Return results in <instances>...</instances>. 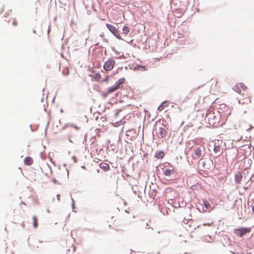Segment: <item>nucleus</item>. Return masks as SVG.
Instances as JSON below:
<instances>
[{
  "label": "nucleus",
  "mask_w": 254,
  "mask_h": 254,
  "mask_svg": "<svg viewBox=\"0 0 254 254\" xmlns=\"http://www.w3.org/2000/svg\"><path fill=\"white\" fill-rule=\"evenodd\" d=\"M251 231V227H240L234 230V233L238 237H242L246 234L250 232Z\"/></svg>",
  "instance_id": "nucleus-1"
},
{
  "label": "nucleus",
  "mask_w": 254,
  "mask_h": 254,
  "mask_svg": "<svg viewBox=\"0 0 254 254\" xmlns=\"http://www.w3.org/2000/svg\"><path fill=\"white\" fill-rule=\"evenodd\" d=\"M106 27L116 38L119 40H123V39L120 36L119 30L115 26L111 24L107 23Z\"/></svg>",
  "instance_id": "nucleus-2"
},
{
  "label": "nucleus",
  "mask_w": 254,
  "mask_h": 254,
  "mask_svg": "<svg viewBox=\"0 0 254 254\" xmlns=\"http://www.w3.org/2000/svg\"><path fill=\"white\" fill-rule=\"evenodd\" d=\"M202 203H200L199 206H197V209L201 212V210L203 212H210L212 208L210 204L207 200H202Z\"/></svg>",
  "instance_id": "nucleus-3"
},
{
  "label": "nucleus",
  "mask_w": 254,
  "mask_h": 254,
  "mask_svg": "<svg viewBox=\"0 0 254 254\" xmlns=\"http://www.w3.org/2000/svg\"><path fill=\"white\" fill-rule=\"evenodd\" d=\"M115 61L113 58H110L106 62H105L103 65V69L106 71L111 70L115 64Z\"/></svg>",
  "instance_id": "nucleus-4"
},
{
  "label": "nucleus",
  "mask_w": 254,
  "mask_h": 254,
  "mask_svg": "<svg viewBox=\"0 0 254 254\" xmlns=\"http://www.w3.org/2000/svg\"><path fill=\"white\" fill-rule=\"evenodd\" d=\"M130 68L134 71L140 70L144 71L147 70V68L145 66L138 64H136L135 65H132L131 66H130Z\"/></svg>",
  "instance_id": "nucleus-5"
},
{
  "label": "nucleus",
  "mask_w": 254,
  "mask_h": 254,
  "mask_svg": "<svg viewBox=\"0 0 254 254\" xmlns=\"http://www.w3.org/2000/svg\"><path fill=\"white\" fill-rule=\"evenodd\" d=\"M243 179V175L240 171H238L235 175V182L236 184H240Z\"/></svg>",
  "instance_id": "nucleus-6"
},
{
  "label": "nucleus",
  "mask_w": 254,
  "mask_h": 254,
  "mask_svg": "<svg viewBox=\"0 0 254 254\" xmlns=\"http://www.w3.org/2000/svg\"><path fill=\"white\" fill-rule=\"evenodd\" d=\"M206 158H202L200 159L198 161V164L199 165H201L203 168H205V165L206 163H211L213 164V161L210 158H208L207 160H205Z\"/></svg>",
  "instance_id": "nucleus-7"
},
{
  "label": "nucleus",
  "mask_w": 254,
  "mask_h": 254,
  "mask_svg": "<svg viewBox=\"0 0 254 254\" xmlns=\"http://www.w3.org/2000/svg\"><path fill=\"white\" fill-rule=\"evenodd\" d=\"M163 174L165 176L170 177L174 171V167L164 169Z\"/></svg>",
  "instance_id": "nucleus-8"
},
{
  "label": "nucleus",
  "mask_w": 254,
  "mask_h": 254,
  "mask_svg": "<svg viewBox=\"0 0 254 254\" xmlns=\"http://www.w3.org/2000/svg\"><path fill=\"white\" fill-rule=\"evenodd\" d=\"M33 162V159L31 157L27 156L24 159V163L25 165L30 166L32 164Z\"/></svg>",
  "instance_id": "nucleus-9"
},
{
  "label": "nucleus",
  "mask_w": 254,
  "mask_h": 254,
  "mask_svg": "<svg viewBox=\"0 0 254 254\" xmlns=\"http://www.w3.org/2000/svg\"><path fill=\"white\" fill-rule=\"evenodd\" d=\"M125 81V78L124 77H122L119 79L117 81H116L115 83V85L118 88H120L122 85L124 84Z\"/></svg>",
  "instance_id": "nucleus-10"
},
{
  "label": "nucleus",
  "mask_w": 254,
  "mask_h": 254,
  "mask_svg": "<svg viewBox=\"0 0 254 254\" xmlns=\"http://www.w3.org/2000/svg\"><path fill=\"white\" fill-rule=\"evenodd\" d=\"M99 167L104 171H107L110 169V166L108 163L102 162L99 164Z\"/></svg>",
  "instance_id": "nucleus-11"
},
{
  "label": "nucleus",
  "mask_w": 254,
  "mask_h": 254,
  "mask_svg": "<svg viewBox=\"0 0 254 254\" xmlns=\"http://www.w3.org/2000/svg\"><path fill=\"white\" fill-rule=\"evenodd\" d=\"M165 156L164 152L162 150H159L157 151L155 154V157L158 159H161L163 158Z\"/></svg>",
  "instance_id": "nucleus-12"
},
{
  "label": "nucleus",
  "mask_w": 254,
  "mask_h": 254,
  "mask_svg": "<svg viewBox=\"0 0 254 254\" xmlns=\"http://www.w3.org/2000/svg\"><path fill=\"white\" fill-rule=\"evenodd\" d=\"M167 132L165 128L160 127L159 128V134L162 138H164L167 135Z\"/></svg>",
  "instance_id": "nucleus-13"
},
{
  "label": "nucleus",
  "mask_w": 254,
  "mask_h": 254,
  "mask_svg": "<svg viewBox=\"0 0 254 254\" xmlns=\"http://www.w3.org/2000/svg\"><path fill=\"white\" fill-rule=\"evenodd\" d=\"M195 157L193 158H198L201 157V149L200 147L197 148L194 151Z\"/></svg>",
  "instance_id": "nucleus-14"
},
{
  "label": "nucleus",
  "mask_w": 254,
  "mask_h": 254,
  "mask_svg": "<svg viewBox=\"0 0 254 254\" xmlns=\"http://www.w3.org/2000/svg\"><path fill=\"white\" fill-rule=\"evenodd\" d=\"M118 88L114 84L109 87L107 89V94H110L115 92Z\"/></svg>",
  "instance_id": "nucleus-15"
},
{
  "label": "nucleus",
  "mask_w": 254,
  "mask_h": 254,
  "mask_svg": "<svg viewBox=\"0 0 254 254\" xmlns=\"http://www.w3.org/2000/svg\"><path fill=\"white\" fill-rule=\"evenodd\" d=\"M160 167H162V168H161V169L162 170H164L165 168H172V167H174V166L170 163L169 162H165L163 164H161L160 165Z\"/></svg>",
  "instance_id": "nucleus-16"
},
{
  "label": "nucleus",
  "mask_w": 254,
  "mask_h": 254,
  "mask_svg": "<svg viewBox=\"0 0 254 254\" xmlns=\"http://www.w3.org/2000/svg\"><path fill=\"white\" fill-rule=\"evenodd\" d=\"M208 118L210 119V120H211V122H212V124H215L216 120L217 119L215 115H214L213 114H210Z\"/></svg>",
  "instance_id": "nucleus-17"
},
{
  "label": "nucleus",
  "mask_w": 254,
  "mask_h": 254,
  "mask_svg": "<svg viewBox=\"0 0 254 254\" xmlns=\"http://www.w3.org/2000/svg\"><path fill=\"white\" fill-rule=\"evenodd\" d=\"M101 77V76L99 73H96L93 77V79L96 81H98Z\"/></svg>",
  "instance_id": "nucleus-18"
},
{
  "label": "nucleus",
  "mask_w": 254,
  "mask_h": 254,
  "mask_svg": "<svg viewBox=\"0 0 254 254\" xmlns=\"http://www.w3.org/2000/svg\"><path fill=\"white\" fill-rule=\"evenodd\" d=\"M123 33L127 34L129 32V28L127 26H124L122 28Z\"/></svg>",
  "instance_id": "nucleus-19"
},
{
  "label": "nucleus",
  "mask_w": 254,
  "mask_h": 254,
  "mask_svg": "<svg viewBox=\"0 0 254 254\" xmlns=\"http://www.w3.org/2000/svg\"><path fill=\"white\" fill-rule=\"evenodd\" d=\"M33 219V227L35 228H37L38 226V223H37V219L35 216H33L32 217Z\"/></svg>",
  "instance_id": "nucleus-20"
},
{
  "label": "nucleus",
  "mask_w": 254,
  "mask_h": 254,
  "mask_svg": "<svg viewBox=\"0 0 254 254\" xmlns=\"http://www.w3.org/2000/svg\"><path fill=\"white\" fill-rule=\"evenodd\" d=\"M221 150L220 147L219 145H216V144L214 145L213 151L215 153H218Z\"/></svg>",
  "instance_id": "nucleus-21"
},
{
  "label": "nucleus",
  "mask_w": 254,
  "mask_h": 254,
  "mask_svg": "<svg viewBox=\"0 0 254 254\" xmlns=\"http://www.w3.org/2000/svg\"><path fill=\"white\" fill-rule=\"evenodd\" d=\"M233 89L238 93H239L240 92H241V90L240 89V86H239V83H237V84H236V85L234 86Z\"/></svg>",
  "instance_id": "nucleus-22"
},
{
  "label": "nucleus",
  "mask_w": 254,
  "mask_h": 254,
  "mask_svg": "<svg viewBox=\"0 0 254 254\" xmlns=\"http://www.w3.org/2000/svg\"><path fill=\"white\" fill-rule=\"evenodd\" d=\"M125 123H126V122H124V121H122V120H120V121L117 122L116 123H115L114 126L116 127H118L120 125L123 124Z\"/></svg>",
  "instance_id": "nucleus-23"
},
{
  "label": "nucleus",
  "mask_w": 254,
  "mask_h": 254,
  "mask_svg": "<svg viewBox=\"0 0 254 254\" xmlns=\"http://www.w3.org/2000/svg\"><path fill=\"white\" fill-rule=\"evenodd\" d=\"M240 88H242L243 90H246L247 87V86L243 83H239Z\"/></svg>",
  "instance_id": "nucleus-24"
},
{
  "label": "nucleus",
  "mask_w": 254,
  "mask_h": 254,
  "mask_svg": "<svg viewBox=\"0 0 254 254\" xmlns=\"http://www.w3.org/2000/svg\"><path fill=\"white\" fill-rule=\"evenodd\" d=\"M30 127L31 128V130L32 132H34V131H36V130H37V129L38 128V125H35L34 127H33L32 125H30Z\"/></svg>",
  "instance_id": "nucleus-25"
},
{
  "label": "nucleus",
  "mask_w": 254,
  "mask_h": 254,
  "mask_svg": "<svg viewBox=\"0 0 254 254\" xmlns=\"http://www.w3.org/2000/svg\"><path fill=\"white\" fill-rule=\"evenodd\" d=\"M69 126L74 128L76 130H79V127H77L76 125H74V124H69Z\"/></svg>",
  "instance_id": "nucleus-26"
},
{
  "label": "nucleus",
  "mask_w": 254,
  "mask_h": 254,
  "mask_svg": "<svg viewBox=\"0 0 254 254\" xmlns=\"http://www.w3.org/2000/svg\"><path fill=\"white\" fill-rule=\"evenodd\" d=\"M109 78H110L109 76H107L105 77V78L104 79L102 80V81L104 82H108L109 81Z\"/></svg>",
  "instance_id": "nucleus-27"
},
{
  "label": "nucleus",
  "mask_w": 254,
  "mask_h": 254,
  "mask_svg": "<svg viewBox=\"0 0 254 254\" xmlns=\"http://www.w3.org/2000/svg\"><path fill=\"white\" fill-rule=\"evenodd\" d=\"M164 107L163 105L162 104H160V105L158 107V108H157V110H158V111H162V110L164 109Z\"/></svg>",
  "instance_id": "nucleus-28"
},
{
  "label": "nucleus",
  "mask_w": 254,
  "mask_h": 254,
  "mask_svg": "<svg viewBox=\"0 0 254 254\" xmlns=\"http://www.w3.org/2000/svg\"><path fill=\"white\" fill-rule=\"evenodd\" d=\"M197 185H193L190 187V189L192 190H197Z\"/></svg>",
  "instance_id": "nucleus-29"
},
{
  "label": "nucleus",
  "mask_w": 254,
  "mask_h": 254,
  "mask_svg": "<svg viewBox=\"0 0 254 254\" xmlns=\"http://www.w3.org/2000/svg\"><path fill=\"white\" fill-rule=\"evenodd\" d=\"M161 104L163 105L164 107L165 106H167L168 105L167 101H165L163 102Z\"/></svg>",
  "instance_id": "nucleus-30"
},
{
  "label": "nucleus",
  "mask_w": 254,
  "mask_h": 254,
  "mask_svg": "<svg viewBox=\"0 0 254 254\" xmlns=\"http://www.w3.org/2000/svg\"><path fill=\"white\" fill-rule=\"evenodd\" d=\"M108 94H107V91H106V92H105V93H103L102 94V97H103V98H104V99H105V98H106L107 97V95H108Z\"/></svg>",
  "instance_id": "nucleus-31"
},
{
  "label": "nucleus",
  "mask_w": 254,
  "mask_h": 254,
  "mask_svg": "<svg viewBox=\"0 0 254 254\" xmlns=\"http://www.w3.org/2000/svg\"><path fill=\"white\" fill-rule=\"evenodd\" d=\"M72 159L73 160V161H74V163H77V158H76L75 156H73L72 157Z\"/></svg>",
  "instance_id": "nucleus-32"
},
{
  "label": "nucleus",
  "mask_w": 254,
  "mask_h": 254,
  "mask_svg": "<svg viewBox=\"0 0 254 254\" xmlns=\"http://www.w3.org/2000/svg\"><path fill=\"white\" fill-rule=\"evenodd\" d=\"M72 210L73 211L74 209L75 208V206L74 200H73V199L72 198Z\"/></svg>",
  "instance_id": "nucleus-33"
},
{
  "label": "nucleus",
  "mask_w": 254,
  "mask_h": 254,
  "mask_svg": "<svg viewBox=\"0 0 254 254\" xmlns=\"http://www.w3.org/2000/svg\"><path fill=\"white\" fill-rule=\"evenodd\" d=\"M211 224H212L211 223H203L202 224V225L204 226H210Z\"/></svg>",
  "instance_id": "nucleus-34"
},
{
  "label": "nucleus",
  "mask_w": 254,
  "mask_h": 254,
  "mask_svg": "<svg viewBox=\"0 0 254 254\" xmlns=\"http://www.w3.org/2000/svg\"><path fill=\"white\" fill-rule=\"evenodd\" d=\"M60 196H60V194H58L57 195V199H58V200L59 201H60Z\"/></svg>",
  "instance_id": "nucleus-35"
},
{
  "label": "nucleus",
  "mask_w": 254,
  "mask_h": 254,
  "mask_svg": "<svg viewBox=\"0 0 254 254\" xmlns=\"http://www.w3.org/2000/svg\"><path fill=\"white\" fill-rule=\"evenodd\" d=\"M53 182H54L55 184L58 183V181L56 179H53L52 180Z\"/></svg>",
  "instance_id": "nucleus-36"
},
{
  "label": "nucleus",
  "mask_w": 254,
  "mask_h": 254,
  "mask_svg": "<svg viewBox=\"0 0 254 254\" xmlns=\"http://www.w3.org/2000/svg\"><path fill=\"white\" fill-rule=\"evenodd\" d=\"M127 43L129 44H132V43L133 42V40H131L130 41H126Z\"/></svg>",
  "instance_id": "nucleus-37"
},
{
  "label": "nucleus",
  "mask_w": 254,
  "mask_h": 254,
  "mask_svg": "<svg viewBox=\"0 0 254 254\" xmlns=\"http://www.w3.org/2000/svg\"><path fill=\"white\" fill-rule=\"evenodd\" d=\"M86 137H87V135L85 134V136H84V140L83 141V143H84V142H86Z\"/></svg>",
  "instance_id": "nucleus-38"
},
{
  "label": "nucleus",
  "mask_w": 254,
  "mask_h": 254,
  "mask_svg": "<svg viewBox=\"0 0 254 254\" xmlns=\"http://www.w3.org/2000/svg\"><path fill=\"white\" fill-rule=\"evenodd\" d=\"M69 126V124H66V125H65V126H64L62 128V129H65V128L66 127H67V126Z\"/></svg>",
  "instance_id": "nucleus-39"
},
{
  "label": "nucleus",
  "mask_w": 254,
  "mask_h": 254,
  "mask_svg": "<svg viewBox=\"0 0 254 254\" xmlns=\"http://www.w3.org/2000/svg\"><path fill=\"white\" fill-rule=\"evenodd\" d=\"M12 24L13 25H15H15H16V24H17V22H16V21H13L12 22Z\"/></svg>",
  "instance_id": "nucleus-40"
},
{
  "label": "nucleus",
  "mask_w": 254,
  "mask_h": 254,
  "mask_svg": "<svg viewBox=\"0 0 254 254\" xmlns=\"http://www.w3.org/2000/svg\"><path fill=\"white\" fill-rule=\"evenodd\" d=\"M103 41L105 42H107L108 43V41L107 39H105V38H103Z\"/></svg>",
  "instance_id": "nucleus-41"
},
{
  "label": "nucleus",
  "mask_w": 254,
  "mask_h": 254,
  "mask_svg": "<svg viewBox=\"0 0 254 254\" xmlns=\"http://www.w3.org/2000/svg\"><path fill=\"white\" fill-rule=\"evenodd\" d=\"M248 187H249V186H246L244 187V189L245 190H247Z\"/></svg>",
  "instance_id": "nucleus-42"
},
{
  "label": "nucleus",
  "mask_w": 254,
  "mask_h": 254,
  "mask_svg": "<svg viewBox=\"0 0 254 254\" xmlns=\"http://www.w3.org/2000/svg\"><path fill=\"white\" fill-rule=\"evenodd\" d=\"M104 55H105V56L107 55V51H106V49L105 50V51H104Z\"/></svg>",
  "instance_id": "nucleus-43"
},
{
  "label": "nucleus",
  "mask_w": 254,
  "mask_h": 254,
  "mask_svg": "<svg viewBox=\"0 0 254 254\" xmlns=\"http://www.w3.org/2000/svg\"><path fill=\"white\" fill-rule=\"evenodd\" d=\"M103 48H104V47L102 46H99V49H103Z\"/></svg>",
  "instance_id": "nucleus-44"
},
{
  "label": "nucleus",
  "mask_w": 254,
  "mask_h": 254,
  "mask_svg": "<svg viewBox=\"0 0 254 254\" xmlns=\"http://www.w3.org/2000/svg\"><path fill=\"white\" fill-rule=\"evenodd\" d=\"M252 211L254 213V205L252 206Z\"/></svg>",
  "instance_id": "nucleus-45"
},
{
  "label": "nucleus",
  "mask_w": 254,
  "mask_h": 254,
  "mask_svg": "<svg viewBox=\"0 0 254 254\" xmlns=\"http://www.w3.org/2000/svg\"><path fill=\"white\" fill-rule=\"evenodd\" d=\"M115 52L116 54H118V55L120 54V53L119 52L117 51L116 50L115 51Z\"/></svg>",
  "instance_id": "nucleus-46"
},
{
  "label": "nucleus",
  "mask_w": 254,
  "mask_h": 254,
  "mask_svg": "<svg viewBox=\"0 0 254 254\" xmlns=\"http://www.w3.org/2000/svg\"><path fill=\"white\" fill-rule=\"evenodd\" d=\"M182 13H179V15H177V17H181L182 16Z\"/></svg>",
  "instance_id": "nucleus-47"
},
{
  "label": "nucleus",
  "mask_w": 254,
  "mask_h": 254,
  "mask_svg": "<svg viewBox=\"0 0 254 254\" xmlns=\"http://www.w3.org/2000/svg\"><path fill=\"white\" fill-rule=\"evenodd\" d=\"M134 251H133V250H132L130 249V253H131H131H134Z\"/></svg>",
  "instance_id": "nucleus-48"
},
{
  "label": "nucleus",
  "mask_w": 254,
  "mask_h": 254,
  "mask_svg": "<svg viewBox=\"0 0 254 254\" xmlns=\"http://www.w3.org/2000/svg\"><path fill=\"white\" fill-rule=\"evenodd\" d=\"M60 112H61V113H63L64 112V110L63 109H61L60 110Z\"/></svg>",
  "instance_id": "nucleus-49"
},
{
  "label": "nucleus",
  "mask_w": 254,
  "mask_h": 254,
  "mask_svg": "<svg viewBox=\"0 0 254 254\" xmlns=\"http://www.w3.org/2000/svg\"><path fill=\"white\" fill-rule=\"evenodd\" d=\"M112 50H113V51H116V50H115V47H112Z\"/></svg>",
  "instance_id": "nucleus-50"
},
{
  "label": "nucleus",
  "mask_w": 254,
  "mask_h": 254,
  "mask_svg": "<svg viewBox=\"0 0 254 254\" xmlns=\"http://www.w3.org/2000/svg\"><path fill=\"white\" fill-rule=\"evenodd\" d=\"M95 45H96V46H99V43H96V44H95Z\"/></svg>",
  "instance_id": "nucleus-51"
},
{
  "label": "nucleus",
  "mask_w": 254,
  "mask_h": 254,
  "mask_svg": "<svg viewBox=\"0 0 254 254\" xmlns=\"http://www.w3.org/2000/svg\"><path fill=\"white\" fill-rule=\"evenodd\" d=\"M81 168H83V169H85L86 168V167L84 166H82L81 167Z\"/></svg>",
  "instance_id": "nucleus-52"
},
{
  "label": "nucleus",
  "mask_w": 254,
  "mask_h": 254,
  "mask_svg": "<svg viewBox=\"0 0 254 254\" xmlns=\"http://www.w3.org/2000/svg\"><path fill=\"white\" fill-rule=\"evenodd\" d=\"M41 155V157L43 159V158L42 157V152H41V155Z\"/></svg>",
  "instance_id": "nucleus-53"
},
{
  "label": "nucleus",
  "mask_w": 254,
  "mask_h": 254,
  "mask_svg": "<svg viewBox=\"0 0 254 254\" xmlns=\"http://www.w3.org/2000/svg\"><path fill=\"white\" fill-rule=\"evenodd\" d=\"M33 32L34 33H36V31H35V30H33Z\"/></svg>",
  "instance_id": "nucleus-54"
},
{
  "label": "nucleus",
  "mask_w": 254,
  "mask_h": 254,
  "mask_svg": "<svg viewBox=\"0 0 254 254\" xmlns=\"http://www.w3.org/2000/svg\"><path fill=\"white\" fill-rule=\"evenodd\" d=\"M118 112H116V114H115V116H118Z\"/></svg>",
  "instance_id": "nucleus-55"
},
{
  "label": "nucleus",
  "mask_w": 254,
  "mask_h": 254,
  "mask_svg": "<svg viewBox=\"0 0 254 254\" xmlns=\"http://www.w3.org/2000/svg\"><path fill=\"white\" fill-rule=\"evenodd\" d=\"M68 140L69 142H72V140L70 138H69Z\"/></svg>",
  "instance_id": "nucleus-56"
},
{
  "label": "nucleus",
  "mask_w": 254,
  "mask_h": 254,
  "mask_svg": "<svg viewBox=\"0 0 254 254\" xmlns=\"http://www.w3.org/2000/svg\"><path fill=\"white\" fill-rule=\"evenodd\" d=\"M47 212H48V213H49V212H50V210H49V209H47Z\"/></svg>",
  "instance_id": "nucleus-57"
},
{
  "label": "nucleus",
  "mask_w": 254,
  "mask_h": 254,
  "mask_svg": "<svg viewBox=\"0 0 254 254\" xmlns=\"http://www.w3.org/2000/svg\"><path fill=\"white\" fill-rule=\"evenodd\" d=\"M124 203L125 205H126L127 202L126 201H125Z\"/></svg>",
  "instance_id": "nucleus-58"
},
{
  "label": "nucleus",
  "mask_w": 254,
  "mask_h": 254,
  "mask_svg": "<svg viewBox=\"0 0 254 254\" xmlns=\"http://www.w3.org/2000/svg\"><path fill=\"white\" fill-rule=\"evenodd\" d=\"M125 212H127V213H128V212L127 211V210H125Z\"/></svg>",
  "instance_id": "nucleus-59"
},
{
  "label": "nucleus",
  "mask_w": 254,
  "mask_h": 254,
  "mask_svg": "<svg viewBox=\"0 0 254 254\" xmlns=\"http://www.w3.org/2000/svg\"><path fill=\"white\" fill-rule=\"evenodd\" d=\"M39 243H42V241L39 240Z\"/></svg>",
  "instance_id": "nucleus-60"
},
{
  "label": "nucleus",
  "mask_w": 254,
  "mask_h": 254,
  "mask_svg": "<svg viewBox=\"0 0 254 254\" xmlns=\"http://www.w3.org/2000/svg\"><path fill=\"white\" fill-rule=\"evenodd\" d=\"M248 183H249V181H248L247 183H246V185H247L248 184Z\"/></svg>",
  "instance_id": "nucleus-61"
},
{
  "label": "nucleus",
  "mask_w": 254,
  "mask_h": 254,
  "mask_svg": "<svg viewBox=\"0 0 254 254\" xmlns=\"http://www.w3.org/2000/svg\"><path fill=\"white\" fill-rule=\"evenodd\" d=\"M115 58L116 59H120V57H119V58L118 57H116Z\"/></svg>",
  "instance_id": "nucleus-62"
},
{
  "label": "nucleus",
  "mask_w": 254,
  "mask_h": 254,
  "mask_svg": "<svg viewBox=\"0 0 254 254\" xmlns=\"http://www.w3.org/2000/svg\"><path fill=\"white\" fill-rule=\"evenodd\" d=\"M185 254H189L187 252L185 253Z\"/></svg>",
  "instance_id": "nucleus-63"
},
{
  "label": "nucleus",
  "mask_w": 254,
  "mask_h": 254,
  "mask_svg": "<svg viewBox=\"0 0 254 254\" xmlns=\"http://www.w3.org/2000/svg\"><path fill=\"white\" fill-rule=\"evenodd\" d=\"M68 153L69 154L70 153V152L69 151Z\"/></svg>",
  "instance_id": "nucleus-64"
}]
</instances>
